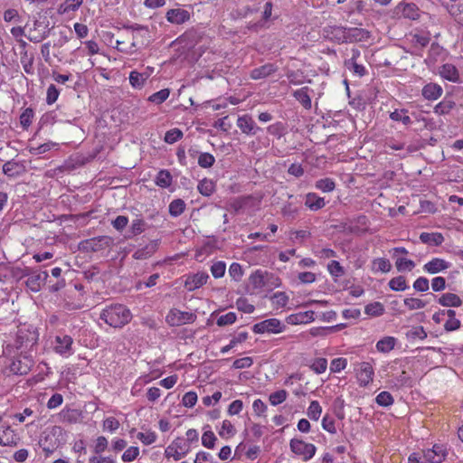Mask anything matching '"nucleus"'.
<instances>
[{
    "mask_svg": "<svg viewBox=\"0 0 463 463\" xmlns=\"http://www.w3.org/2000/svg\"><path fill=\"white\" fill-rule=\"evenodd\" d=\"M375 402L379 406L388 407L393 403L394 399L389 392L383 391L376 396Z\"/></svg>",
    "mask_w": 463,
    "mask_h": 463,
    "instance_id": "3c124183",
    "label": "nucleus"
},
{
    "mask_svg": "<svg viewBox=\"0 0 463 463\" xmlns=\"http://www.w3.org/2000/svg\"><path fill=\"white\" fill-rule=\"evenodd\" d=\"M420 240L429 246H439L443 243L444 237L440 232H421Z\"/></svg>",
    "mask_w": 463,
    "mask_h": 463,
    "instance_id": "a878e982",
    "label": "nucleus"
},
{
    "mask_svg": "<svg viewBox=\"0 0 463 463\" xmlns=\"http://www.w3.org/2000/svg\"><path fill=\"white\" fill-rule=\"evenodd\" d=\"M111 243L109 236H99L80 241L79 248L85 251H99L109 248Z\"/></svg>",
    "mask_w": 463,
    "mask_h": 463,
    "instance_id": "9d476101",
    "label": "nucleus"
},
{
    "mask_svg": "<svg viewBox=\"0 0 463 463\" xmlns=\"http://www.w3.org/2000/svg\"><path fill=\"white\" fill-rule=\"evenodd\" d=\"M288 397V392L285 390H279L277 392H272L269 397V401L273 406H277L280 403H282L284 401H286Z\"/></svg>",
    "mask_w": 463,
    "mask_h": 463,
    "instance_id": "5fc2aeb1",
    "label": "nucleus"
},
{
    "mask_svg": "<svg viewBox=\"0 0 463 463\" xmlns=\"http://www.w3.org/2000/svg\"><path fill=\"white\" fill-rule=\"evenodd\" d=\"M215 162L214 156L210 153H200L198 156V165L203 168H209Z\"/></svg>",
    "mask_w": 463,
    "mask_h": 463,
    "instance_id": "6e6d98bb",
    "label": "nucleus"
},
{
    "mask_svg": "<svg viewBox=\"0 0 463 463\" xmlns=\"http://www.w3.org/2000/svg\"><path fill=\"white\" fill-rule=\"evenodd\" d=\"M310 369L317 374H321L326 371L327 360L323 357L316 358L310 364Z\"/></svg>",
    "mask_w": 463,
    "mask_h": 463,
    "instance_id": "c03bdc74",
    "label": "nucleus"
},
{
    "mask_svg": "<svg viewBox=\"0 0 463 463\" xmlns=\"http://www.w3.org/2000/svg\"><path fill=\"white\" fill-rule=\"evenodd\" d=\"M186 204L183 199H175L169 203V213L173 217L180 216L185 210Z\"/></svg>",
    "mask_w": 463,
    "mask_h": 463,
    "instance_id": "4c0bfd02",
    "label": "nucleus"
},
{
    "mask_svg": "<svg viewBox=\"0 0 463 463\" xmlns=\"http://www.w3.org/2000/svg\"><path fill=\"white\" fill-rule=\"evenodd\" d=\"M409 40L412 48V54L421 56L422 50L430 43V34L427 32L411 33Z\"/></svg>",
    "mask_w": 463,
    "mask_h": 463,
    "instance_id": "9b49d317",
    "label": "nucleus"
},
{
    "mask_svg": "<svg viewBox=\"0 0 463 463\" xmlns=\"http://www.w3.org/2000/svg\"><path fill=\"white\" fill-rule=\"evenodd\" d=\"M37 340V336L34 332H25L24 330H19L17 333L16 342L19 345L17 347H22L24 345H33L35 344Z\"/></svg>",
    "mask_w": 463,
    "mask_h": 463,
    "instance_id": "c85d7f7f",
    "label": "nucleus"
},
{
    "mask_svg": "<svg viewBox=\"0 0 463 463\" xmlns=\"http://www.w3.org/2000/svg\"><path fill=\"white\" fill-rule=\"evenodd\" d=\"M237 127L240 130L248 136H254L262 129L257 126L251 116L245 114L240 116L237 119Z\"/></svg>",
    "mask_w": 463,
    "mask_h": 463,
    "instance_id": "4468645a",
    "label": "nucleus"
},
{
    "mask_svg": "<svg viewBox=\"0 0 463 463\" xmlns=\"http://www.w3.org/2000/svg\"><path fill=\"white\" fill-rule=\"evenodd\" d=\"M396 344V338L393 336H384L376 343V349L380 353L391 352Z\"/></svg>",
    "mask_w": 463,
    "mask_h": 463,
    "instance_id": "7c9ffc66",
    "label": "nucleus"
},
{
    "mask_svg": "<svg viewBox=\"0 0 463 463\" xmlns=\"http://www.w3.org/2000/svg\"><path fill=\"white\" fill-rule=\"evenodd\" d=\"M99 318L109 326L121 328L132 319L130 310L122 304H112L102 309Z\"/></svg>",
    "mask_w": 463,
    "mask_h": 463,
    "instance_id": "f03ea898",
    "label": "nucleus"
},
{
    "mask_svg": "<svg viewBox=\"0 0 463 463\" xmlns=\"http://www.w3.org/2000/svg\"><path fill=\"white\" fill-rule=\"evenodd\" d=\"M139 456V449L137 447H129L121 456L123 462H131Z\"/></svg>",
    "mask_w": 463,
    "mask_h": 463,
    "instance_id": "338daca9",
    "label": "nucleus"
},
{
    "mask_svg": "<svg viewBox=\"0 0 463 463\" xmlns=\"http://www.w3.org/2000/svg\"><path fill=\"white\" fill-rule=\"evenodd\" d=\"M450 266L451 264L443 259L433 258L423 265L422 269L429 274H437L448 269Z\"/></svg>",
    "mask_w": 463,
    "mask_h": 463,
    "instance_id": "f3484780",
    "label": "nucleus"
},
{
    "mask_svg": "<svg viewBox=\"0 0 463 463\" xmlns=\"http://www.w3.org/2000/svg\"><path fill=\"white\" fill-rule=\"evenodd\" d=\"M315 320V312L312 310L298 312L286 317V322L289 325H302L313 322Z\"/></svg>",
    "mask_w": 463,
    "mask_h": 463,
    "instance_id": "a211bd4d",
    "label": "nucleus"
},
{
    "mask_svg": "<svg viewBox=\"0 0 463 463\" xmlns=\"http://www.w3.org/2000/svg\"><path fill=\"white\" fill-rule=\"evenodd\" d=\"M439 74L442 78L452 82L459 80V73L458 69L451 63H446L441 66Z\"/></svg>",
    "mask_w": 463,
    "mask_h": 463,
    "instance_id": "cd10ccee",
    "label": "nucleus"
},
{
    "mask_svg": "<svg viewBox=\"0 0 463 463\" xmlns=\"http://www.w3.org/2000/svg\"><path fill=\"white\" fill-rule=\"evenodd\" d=\"M26 172L24 161H15L14 159L7 161L3 165V173L10 178H15Z\"/></svg>",
    "mask_w": 463,
    "mask_h": 463,
    "instance_id": "2eb2a0df",
    "label": "nucleus"
},
{
    "mask_svg": "<svg viewBox=\"0 0 463 463\" xmlns=\"http://www.w3.org/2000/svg\"><path fill=\"white\" fill-rule=\"evenodd\" d=\"M398 8H402V15L405 18L416 20L420 17V11L415 4L400 5Z\"/></svg>",
    "mask_w": 463,
    "mask_h": 463,
    "instance_id": "473e14b6",
    "label": "nucleus"
},
{
    "mask_svg": "<svg viewBox=\"0 0 463 463\" xmlns=\"http://www.w3.org/2000/svg\"><path fill=\"white\" fill-rule=\"evenodd\" d=\"M226 264L224 261L219 260L215 261L211 266V273L215 279L222 278L225 274Z\"/></svg>",
    "mask_w": 463,
    "mask_h": 463,
    "instance_id": "864d4df0",
    "label": "nucleus"
},
{
    "mask_svg": "<svg viewBox=\"0 0 463 463\" xmlns=\"http://www.w3.org/2000/svg\"><path fill=\"white\" fill-rule=\"evenodd\" d=\"M199 193L203 196H210L215 191V184L207 178L203 179L197 185Z\"/></svg>",
    "mask_w": 463,
    "mask_h": 463,
    "instance_id": "c9c22d12",
    "label": "nucleus"
},
{
    "mask_svg": "<svg viewBox=\"0 0 463 463\" xmlns=\"http://www.w3.org/2000/svg\"><path fill=\"white\" fill-rule=\"evenodd\" d=\"M157 247H158L157 241H153L149 242L148 244H146V246H144L143 248L137 250L134 252L133 257L136 260L148 259L156 251Z\"/></svg>",
    "mask_w": 463,
    "mask_h": 463,
    "instance_id": "393cba45",
    "label": "nucleus"
},
{
    "mask_svg": "<svg viewBox=\"0 0 463 463\" xmlns=\"http://www.w3.org/2000/svg\"><path fill=\"white\" fill-rule=\"evenodd\" d=\"M313 90L308 87H302L293 92V97L306 109H310L312 106L310 93Z\"/></svg>",
    "mask_w": 463,
    "mask_h": 463,
    "instance_id": "aec40b11",
    "label": "nucleus"
},
{
    "mask_svg": "<svg viewBox=\"0 0 463 463\" xmlns=\"http://www.w3.org/2000/svg\"><path fill=\"white\" fill-rule=\"evenodd\" d=\"M316 188L324 193H329L335 190V184L331 178H323L316 182Z\"/></svg>",
    "mask_w": 463,
    "mask_h": 463,
    "instance_id": "09e8293b",
    "label": "nucleus"
},
{
    "mask_svg": "<svg viewBox=\"0 0 463 463\" xmlns=\"http://www.w3.org/2000/svg\"><path fill=\"white\" fill-rule=\"evenodd\" d=\"M389 288L393 291H404L408 288L406 279L403 276L392 278L389 283Z\"/></svg>",
    "mask_w": 463,
    "mask_h": 463,
    "instance_id": "37998d69",
    "label": "nucleus"
},
{
    "mask_svg": "<svg viewBox=\"0 0 463 463\" xmlns=\"http://www.w3.org/2000/svg\"><path fill=\"white\" fill-rule=\"evenodd\" d=\"M173 177L168 170H160L155 179V183L161 188H167L172 184Z\"/></svg>",
    "mask_w": 463,
    "mask_h": 463,
    "instance_id": "2f4dec72",
    "label": "nucleus"
},
{
    "mask_svg": "<svg viewBox=\"0 0 463 463\" xmlns=\"http://www.w3.org/2000/svg\"><path fill=\"white\" fill-rule=\"evenodd\" d=\"M182 137L183 132L179 128H173L165 133L164 140L167 144H174Z\"/></svg>",
    "mask_w": 463,
    "mask_h": 463,
    "instance_id": "13d9d810",
    "label": "nucleus"
},
{
    "mask_svg": "<svg viewBox=\"0 0 463 463\" xmlns=\"http://www.w3.org/2000/svg\"><path fill=\"white\" fill-rule=\"evenodd\" d=\"M33 117L34 111L32 108H27L22 112L20 115V124L24 129H27L31 126Z\"/></svg>",
    "mask_w": 463,
    "mask_h": 463,
    "instance_id": "de8ad7c7",
    "label": "nucleus"
},
{
    "mask_svg": "<svg viewBox=\"0 0 463 463\" xmlns=\"http://www.w3.org/2000/svg\"><path fill=\"white\" fill-rule=\"evenodd\" d=\"M146 223L142 218L134 219L129 230L130 234L128 236V238H132L141 234L146 230Z\"/></svg>",
    "mask_w": 463,
    "mask_h": 463,
    "instance_id": "a19ab883",
    "label": "nucleus"
},
{
    "mask_svg": "<svg viewBox=\"0 0 463 463\" xmlns=\"http://www.w3.org/2000/svg\"><path fill=\"white\" fill-rule=\"evenodd\" d=\"M190 450V445L183 438H177L165 449V455L166 458H173L179 460L184 458Z\"/></svg>",
    "mask_w": 463,
    "mask_h": 463,
    "instance_id": "1a4fd4ad",
    "label": "nucleus"
},
{
    "mask_svg": "<svg viewBox=\"0 0 463 463\" xmlns=\"http://www.w3.org/2000/svg\"><path fill=\"white\" fill-rule=\"evenodd\" d=\"M149 76L150 73L132 71L129 74V82L133 88L141 89L145 85V82L149 78Z\"/></svg>",
    "mask_w": 463,
    "mask_h": 463,
    "instance_id": "c756f323",
    "label": "nucleus"
},
{
    "mask_svg": "<svg viewBox=\"0 0 463 463\" xmlns=\"http://www.w3.org/2000/svg\"><path fill=\"white\" fill-rule=\"evenodd\" d=\"M209 279V276L205 272H198L190 276L185 280V287L189 291L195 290L203 285H204Z\"/></svg>",
    "mask_w": 463,
    "mask_h": 463,
    "instance_id": "6ab92c4d",
    "label": "nucleus"
},
{
    "mask_svg": "<svg viewBox=\"0 0 463 463\" xmlns=\"http://www.w3.org/2000/svg\"><path fill=\"white\" fill-rule=\"evenodd\" d=\"M20 441L19 436L10 426L0 427V445L15 447Z\"/></svg>",
    "mask_w": 463,
    "mask_h": 463,
    "instance_id": "dca6fc26",
    "label": "nucleus"
},
{
    "mask_svg": "<svg viewBox=\"0 0 463 463\" xmlns=\"http://www.w3.org/2000/svg\"><path fill=\"white\" fill-rule=\"evenodd\" d=\"M455 102L450 99H443L434 107V113L438 115H448L455 107Z\"/></svg>",
    "mask_w": 463,
    "mask_h": 463,
    "instance_id": "58836bf2",
    "label": "nucleus"
},
{
    "mask_svg": "<svg viewBox=\"0 0 463 463\" xmlns=\"http://www.w3.org/2000/svg\"><path fill=\"white\" fill-rule=\"evenodd\" d=\"M80 413L77 410L67 409L62 410L61 412V417L63 422L75 423L77 422Z\"/></svg>",
    "mask_w": 463,
    "mask_h": 463,
    "instance_id": "603ef678",
    "label": "nucleus"
},
{
    "mask_svg": "<svg viewBox=\"0 0 463 463\" xmlns=\"http://www.w3.org/2000/svg\"><path fill=\"white\" fill-rule=\"evenodd\" d=\"M364 312L372 317H380L384 313V307L382 303L373 302L365 306Z\"/></svg>",
    "mask_w": 463,
    "mask_h": 463,
    "instance_id": "a18cd8bd",
    "label": "nucleus"
},
{
    "mask_svg": "<svg viewBox=\"0 0 463 463\" xmlns=\"http://www.w3.org/2000/svg\"><path fill=\"white\" fill-rule=\"evenodd\" d=\"M287 326L278 318H268L252 326L255 334H279L286 331Z\"/></svg>",
    "mask_w": 463,
    "mask_h": 463,
    "instance_id": "7ed1b4c3",
    "label": "nucleus"
},
{
    "mask_svg": "<svg viewBox=\"0 0 463 463\" xmlns=\"http://www.w3.org/2000/svg\"><path fill=\"white\" fill-rule=\"evenodd\" d=\"M438 303L443 307H458L462 305V300L457 294L448 292L439 297Z\"/></svg>",
    "mask_w": 463,
    "mask_h": 463,
    "instance_id": "4be33fe9",
    "label": "nucleus"
},
{
    "mask_svg": "<svg viewBox=\"0 0 463 463\" xmlns=\"http://www.w3.org/2000/svg\"><path fill=\"white\" fill-rule=\"evenodd\" d=\"M443 90L437 83L426 84L422 89V96L429 100H436L442 95Z\"/></svg>",
    "mask_w": 463,
    "mask_h": 463,
    "instance_id": "b1692460",
    "label": "nucleus"
},
{
    "mask_svg": "<svg viewBox=\"0 0 463 463\" xmlns=\"http://www.w3.org/2000/svg\"><path fill=\"white\" fill-rule=\"evenodd\" d=\"M72 345V337L64 334L57 335L52 342V348L54 352L65 358H68L74 354Z\"/></svg>",
    "mask_w": 463,
    "mask_h": 463,
    "instance_id": "0eeeda50",
    "label": "nucleus"
},
{
    "mask_svg": "<svg viewBox=\"0 0 463 463\" xmlns=\"http://www.w3.org/2000/svg\"><path fill=\"white\" fill-rule=\"evenodd\" d=\"M196 315L192 312L181 311L172 308L165 317V321L170 326H180L193 324L196 320Z\"/></svg>",
    "mask_w": 463,
    "mask_h": 463,
    "instance_id": "39448f33",
    "label": "nucleus"
},
{
    "mask_svg": "<svg viewBox=\"0 0 463 463\" xmlns=\"http://www.w3.org/2000/svg\"><path fill=\"white\" fill-rule=\"evenodd\" d=\"M269 134L280 138L285 134V127L281 122H276L267 128Z\"/></svg>",
    "mask_w": 463,
    "mask_h": 463,
    "instance_id": "774afa93",
    "label": "nucleus"
},
{
    "mask_svg": "<svg viewBox=\"0 0 463 463\" xmlns=\"http://www.w3.org/2000/svg\"><path fill=\"white\" fill-rule=\"evenodd\" d=\"M390 118L393 121H401L405 126L412 123L406 109H395L390 114Z\"/></svg>",
    "mask_w": 463,
    "mask_h": 463,
    "instance_id": "ea45409f",
    "label": "nucleus"
},
{
    "mask_svg": "<svg viewBox=\"0 0 463 463\" xmlns=\"http://www.w3.org/2000/svg\"><path fill=\"white\" fill-rule=\"evenodd\" d=\"M354 372L361 387H366L373 380L374 370L373 364L369 362L356 363Z\"/></svg>",
    "mask_w": 463,
    "mask_h": 463,
    "instance_id": "6e6552de",
    "label": "nucleus"
},
{
    "mask_svg": "<svg viewBox=\"0 0 463 463\" xmlns=\"http://www.w3.org/2000/svg\"><path fill=\"white\" fill-rule=\"evenodd\" d=\"M305 205L311 211H318L326 205V203L323 197L315 193H308L306 195Z\"/></svg>",
    "mask_w": 463,
    "mask_h": 463,
    "instance_id": "bb28decb",
    "label": "nucleus"
},
{
    "mask_svg": "<svg viewBox=\"0 0 463 463\" xmlns=\"http://www.w3.org/2000/svg\"><path fill=\"white\" fill-rule=\"evenodd\" d=\"M265 274L266 272H263L262 270H256L253 272L250 277V281L251 285L256 288H260L265 286Z\"/></svg>",
    "mask_w": 463,
    "mask_h": 463,
    "instance_id": "8fccbe9b",
    "label": "nucleus"
},
{
    "mask_svg": "<svg viewBox=\"0 0 463 463\" xmlns=\"http://www.w3.org/2000/svg\"><path fill=\"white\" fill-rule=\"evenodd\" d=\"M237 319V316L234 312H228L224 315L220 316L217 318L216 324L219 326H224L233 324Z\"/></svg>",
    "mask_w": 463,
    "mask_h": 463,
    "instance_id": "69168bd1",
    "label": "nucleus"
},
{
    "mask_svg": "<svg viewBox=\"0 0 463 463\" xmlns=\"http://www.w3.org/2000/svg\"><path fill=\"white\" fill-rule=\"evenodd\" d=\"M83 0H65L58 9L59 14H64L74 12L81 5Z\"/></svg>",
    "mask_w": 463,
    "mask_h": 463,
    "instance_id": "e433bc0d",
    "label": "nucleus"
},
{
    "mask_svg": "<svg viewBox=\"0 0 463 463\" xmlns=\"http://www.w3.org/2000/svg\"><path fill=\"white\" fill-rule=\"evenodd\" d=\"M403 303L410 310L421 309L426 306V302L415 298H406Z\"/></svg>",
    "mask_w": 463,
    "mask_h": 463,
    "instance_id": "e2e57ef3",
    "label": "nucleus"
},
{
    "mask_svg": "<svg viewBox=\"0 0 463 463\" xmlns=\"http://www.w3.org/2000/svg\"><path fill=\"white\" fill-rule=\"evenodd\" d=\"M169 94H170V91L168 89H163V90H160L159 91L152 94L149 97L148 100L153 103H156V104H161L165 100L167 99V98L169 97Z\"/></svg>",
    "mask_w": 463,
    "mask_h": 463,
    "instance_id": "bf43d9fd",
    "label": "nucleus"
},
{
    "mask_svg": "<svg viewBox=\"0 0 463 463\" xmlns=\"http://www.w3.org/2000/svg\"><path fill=\"white\" fill-rule=\"evenodd\" d=\"M322 413V407L317 401H312L307 408V414L312 420H318Z\"/></svg>",
    "mask_w": 463,
    "mask_h": 463,
    "instance_id": "49530a36",
    "label": "nucleus"
},
{
    "mask_svg": "<svg viewBox=\"0 0 463 463\" xmlns=\"http://www.w3.org/2000/svg\"><path fill=\"white\" fill-rule=\"evenodd\" d=\"M324 38L337 43H351L365 42L370 38V33L363 28L346 27L337 24H328L322 30Z\"/></svg>",
    "mask_w": 463,
    "mask_h": 463,
    "instance_id": "f257e3e1",
    "label": "nucleus"
},
{
    "mask_svg": "<svg viewBox=\"0 0 463 463\" xmlns=\"http://www.w3.org/2000/svg\"><path fill=\"white\" fill-rule=\"evenodd\" d=\"M322 428L331 434H335L336 428L335 419L328 414H326L322 419Z\"/></svg>",
    "mask_w": 463,
    "mask_h": 463,
    "instance_id": "680f3d73",
    "label": "nucleus"
},
{
    "mask_svg": "<svg viewBox=\"0 0 463 463\" xmlns=\"http://www.w3.org/2000/svg\"><path fill=\"white\" fill-rule=\"evenodd\" d=\"M422 453L424 460L428 463H442L448 455L447 449L442 444H434L432 448L424 449Z\"/></svg>",
    "mask_w": 463,
    "mask_h": 463,
    "instance_id": "f8f14e48",
    "label": "nucleus"
},
{
    "mask_svg": "<svg viewBox=\"0 0 463 463\" xmlns=\"http://www.w3.org/2000/svg\"><path fill=\"white\" fill-rule=\"evenodd\" d=\"M327 270L331 276L338 278L344 275V268L337 260H331L327 265Z\"/></svg>",
    "mask_w": 463,
    "mask_h": 463,
    "instance_id": "0e129e2a",
    "label": "nucleus"
},
{
    "mask_svg": "<svg viewBox=\"0 0 463 463\" xmlns=\"http://www.w3.org/2000/svg\"><path fill=\"white\" fill-rule=\"evenodd\" d=\"M289 448L295 455L301 457L304 461L311 459L317 451V448L314 444L307 443L296 438L290 439Z\"/></svg>",
    "mask_w": 463,
    "mask_h": 463,
    "instance_id": "20e7f679",
    "label": "nucleus"
},
{
    "mask_svg": "<svg viewBox=\"0 0 463 463\" xmlns=\"http://www.w3.org/2000/svg\"><path fill=\"white\" fill-rule=\"evenodd\" d=\"M395 267L399 272L411 271L415 268V262L403 257H397Z\"/></svg>",
    "mask_w": 463,
    "mask_h": 463,
    "instance_id": "79ce46f5",
    "label": "nucleus"
},
{
    "mask_svg": "<svg viewBox=\"0 0 463 463\" xmlns=\"http://www.w3.org/2000/svg\"><path fill=\"white\" fill-rule=\"evenodd\" d=\"M20 62L24 69V71L27 75L34 74V53L29 51L20 52Z\"/></svg>",
    "mask_w": 463,
    "mask_h": 463,
    "instance_id": "412c9836",
    "label": "nucleus"
},
{
    "mask_svg": "<svg viewBox=\"0 0 463 463\" xmlns=\"http://www.w3.org/2000/svg\"><path fill=\"white\" fill-rule=\"evenodd\" d=\"M23 276H28L25 284L27 288L33 292L40 291L49 278L47 271L31 270L30 269H25L24 270Z\"/></svg>",
    "mask_w": 463,
    "mask_h": 463,
    "instance_id": "423d86ee",
    "label": "nucleus"
},
{
    "mask_svg": "<svg viewBox=\"0 0 463 463\" xmlns=\"http://www.w3.org/2000/svg\"><path fill=\"white\" fill-rule=\"evenodd\" d=\"M132 42L129 45H126V43L125 41H121V40H117L116 41V49L121 52H124V53H127V54H132L134 52H136L137 51V36L135 34H133L132 36Z\"/></svg>",
    "mask_w": 463,
    "mask_h": 463,
    "instance_id": "f704fd0d",
    "label": "nucleus"
},
{
    "mask_svg": "<svg viewBox=\"0 0 463 463\" xmlns=\"http://www.w3.org/2000/svg\"><path fill=\"white\" fill-rule=\"evenodd\" d=\"M236 433V430L232 422L228 420H224L222 423L221 430L219 431V435L222 438L232 437Z\"/></svg>",
    "mask_w": 463,
    "mask_h": 463,
    "instance_id": "052dcab7",
    "label": "nucleus"
},
{
    "mask_svg": "<svg viewBox=\"0 0 463 463\" xmlns=\"http://www.w3.org/2000/svg\"><path fill=\"white\" fill-rule=\"evenodd\" d=\"M192 13L186 9L176 7L167 10L165 19L175 25L183 24L191 19Z\"/></svg>",
    "mask_w": 463,
    "mask_h": 463,
    "instance_id": "ddd939ff",
    "label": "nucleus"
},
{
    "mask_svg": "<svg viewBox=\"0 0 463 463\" xmlns=\"http://www.w3.org/2000/svg\"><path fill=\"white\" fill-rule=\"evenodd\" d=\"M217 438L212 430H205L202 436V444L207 449H213Z\"/></svg>",
    "mask_w": 463,
    "mask_h": 463,
    "instance_id": "4d7b16f0",
    "label": "nucleus"
},
{
    "mask_svg": "<svg viewBox=\"0 0 463 463\" xmlns=\"http://www.w3.org/2000/svg\"><path fill=\"white\" fill-rule=\"evenodd\" d=\"M392 269V264L389 260L385 258H377L372 261V270L374 272L381 271L387 273Z\"/></svg>",
    "mask_w": 463,
    "mask_h": 463,
    "instance_id": "72a5a7b5",
    "label": "nucleus"
},
{
    "mask_svg": "<svg viewBox=\"0 0 463 463\" xmlns=\"http://www.w3.org/2000/svg\"><path fill=\"white\" fill-rule=\"evenodd\" d=\"M277 71L274 64L267 63L260 67L255 68L250 71V78L252 80H260L269 77Z\"/></svg>",
    "mask_w": 463,
    "mask_h": 463,
    "instance_id": "5701e85b",
    "label": "nucleus"
}]
</instances>
